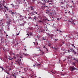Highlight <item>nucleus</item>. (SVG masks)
<instances>
[{
	"label": "nucleus",
	"instance_id": "1",
	"mask_svg": "<svg viewBox=\"0 0 78 78\" xmlns=\"http://www.w3.org/2000/svg\"><path fill=\"white\" fill-rule=\"evenodd\" d=\"M71 51H72V52H73L74 54H76V52L73 49H71L70 50H69V53H70Z\"/></svg>",
	"mask_w": 78,
	"mask_h": 78
},
{
	"label": "nucleus",
	"instance_id": "2",
	"mask_svg": "<svg viewBox=\"0 0 78 78\" xmlns=\"http://www.w3.org/2000/svg\"><path fill=\"white\" fill-rule=\"evenodd\" d=\"M41 66V64H38L37 63H36L35 65H33V67L34 66V67H36V66Z\"/></svg>",
	"mask_w": 78,
	"mask_h": 78
},
{
	"label": "nucleus",
	"instance_id": "3",
	"mask_svg": "<svg viewBox=\"0 0 78 78\" xmlns=\"http://www.w3.org/2000/svg\"><path fill=\"white\" fill-rule=\"evenodd\" d=\"M21 61V59L19 58L17 59V61H16V62H17L19 64V62H20Z\"/></svg>",
	"mask_w": 78,
	"mask_h": 78
},
{
	"label": "nucleus",
	"instance_id": "4",
	"mask_svg": "<svg viewBox=\"0 0 78 78\" xmlns=\"http://www.w3.org/2000/svg\"><path fill=\"white\" fill-rule=\"evenodd\" d=\"M50 36L51 37V39H53V37L54 36V35L53 34H50Z\"/></svg>",
	"mask_w": 78,
	"mask_h": 78
},
{
	"label": "nucleus",
	"instance_id": "5",
	"mask_svg": "<svg viewBox=\"0 0 78 78\" xmlns=\"http://www.w3.org/2000/svg\"><path fill=\"white\" fill-rule=\"evenodd\" d=\"M39 55H37L36 54H34L33 55L34 57H36L37 56H39Z\"/></svg>",
	"mask_w": 78,
	"mask_h": 78
},
{
	"label": "nucleus",
	"instance_id": "6",
	"mask_svg": "<svg viewBox=\"0 0 78 78\" xmlns=\"http://www.w3.org/2000/svg\"><path fill=\"white\" fill-rule=\"evenodd\" d=\"M20 17L21 19L22 20H23V19H24L25 17H24L22 16V15H20Z\"/></svg>",
	"mask_w": 78,
	"mask_h": 78
},
{
	"label": "nucleus",
	"instance_id": "7",
	"mask_svg": "<svg viewBox=\"0 0 78 78\" xmlns=\"http://www.w3.org/2000/svg\"><path fill=\"white\" fill-rule=\"evenodd\" d=\"M73 19H72V18H71V19H70L69 20V22H73Z\"/></svg>",
	"mask_w": 78,
	"mask_h": 78
},
{
	"label": "nucleus",
	"instance_id": "8",
	"mask_svg": "<svg viewBox=\"0 0 78 78\" xmlns=\"http://www.w3.org/2000/svg\"><path fill=\"white\" fill-rule=\"evenodd\" d=\"M23 55L25 56H29L30 55H29L28 54H27L23 53Z\"/></svg>",
	"mask_w": 78,
	"mask_h": 78
},
{
	"label": "nucleus",
	"instance_id": "9",
	"mask_svg": "<svg viewBox=\"0 0 78 78\" xmlns=\"http://www.w3.org/2000/svg\"><path fill=\"white\" fill-rule=\"evenodd\" d=\"M9 12L10 13H11V14L12 15V16H14V14H15L14 12H12L11 10Z\"/></svg>",
	"mask_w": 78,
	"mask_h": 78
},
{
	"label": "nucleus",
	"instance_id": "10",
	"mask_svg": "<svg viewBox=\"0 0 78 78\" xmlns=\"http://www.w3.org/2000/svg\"><path fill=\"white\" fill-rule=\"evenodd\" d=\"M12 20L10 19V18H8L7 22H11Z\"/></svg>",
	"mask_w": 78,
	"mask_h": 78
},
{
	"label": "nucleus",
	"instance_id": "11",
	"mask_svg": "<svg viewBox=\"0 0 78 78\" xmlns=\"http://www.w3.org/2000/svg\"><path fill=\"white\" fill-rule=\"evenodd\" d=\"M30 8L31 10H32V11L34 10V8H33V7H30Z\"/></svg>",
	"mask_w": 78,
	"mask_h": 78
},
{
	"label": "nucleus",
	"instance_id": "12",
	"mask_svg": "<svg viewBox=\"0 0 78 78\" xmlns=\"http://www.w3.org/2000/svg\"><path fill=\"white\" fill-rule=\"evenodd\" d=\"M76 68H74L73 67H71V69H72V71H73V70H74L75 69H76Z\"/></svg>",
	"mask_w": 78,
	"mask_h": 78
},
{
	"label": "nucleus",
	"instance_id": "13",
	"mask_svg": "<svg viewBox=\"0 0 78 78\" xmlns=\"http://www.w3.org/2000/svg\"><path fill=\"white\" fill-rule=\"evenodd\" d=\"M15 7L16 8V9H18V8H19V5H15Z\"/></svg>",
	"mask_w": 78,
	"mask_h": 78
},
{
	"label": "nucleus",
	"instance_id": "14",
	"mask_svg": "<svg viewBox=\"0 0 78 78\" xmlns=\"http://www.w3.org/2000/svg\"><path fill=\"white\" fill-rule=\"evenodd\" d=\"M24 70L25 71V72H27V70H28V68H24Z\"/></svg>",
	"mask_w": 78,
	"mask_h": 78
},
{
	"label": "nucleus",
	"instance_id": "15",
	"mask_svg": "<svg viewBox=\"0 0 78 78\" xmlns=\"http://www.w3.org/2000/svg\"><path fill=\"white\" fill-rule=\"evenodd\" d=\"M65 39L67 40V39H68V37H68L67 36H65Z\"/></svg>",
	"mask_w": 78,
	"mask_h": 78
},
{
	"label": "nucleus",
	"instance_id": "16",
	"mask_svg": "<svg viewBox=\"0 0 78 78\" xmlns=\"http://www.w3.org/2000/svg\"><path fill=\"white\" fill-rule=\"evenodd\" d=\"M47 12H46V13H48V14H49V13H50V12L48 10V9L46 10Z\"/></svg>",
	"mask_w": 78,
	"mask_h": 78
},
{
	"label": "nucleus",
	"instance_id": "17",
	"mask_svg": "<svg viewBox=\"0 0 78 78\" xmlns=\"http://www.w3.org/2000/svg\"><path fill=\"white\" fill-rule=\"evenodd\" d=\"M39 4H40V5H42V2H38L37 3V4L39 5Z\"/></svg>",
	"mask_w": 78,
	"mask_h": 78
},
{
	"label": "nucleus",
	"instance_id": "18",
	"mask_svg": "<svg viewBox=\"0 0 78 78\" xmlns=\"http://www.w3.org/2000/svg\"><path fill=\"white\" fill-rule=\"evenodd\" d=\"M7 25H9V26L11 25V23L10 22H7Z\"/></svg>",
	"mask_w": 78,
	"mask_h": 78
},
{
	"label": "nucleus",
	"instance_id": "19",
	"mask_svg": "<svg viewBox=\"0 0 78 78\" xmlns=\"http://www.w3.org/2000/svg\"><path fill=\"white\" fill-rule=\"evenodd\" d=\"M33 14H34V15H35V13L36 14H37V13L36 12H33Z\"/></svg>",
	"mask_w": 78,
	"mask_h": 78
},
{
	"label": "nucleus",
	"instance_id": "20",
	"mask_svg": "<svg viewBox=\"0 0 78 78\" xmlns=\"http://www.w3.org/2000/svg\"><path fill=\"white\" fill-rule=\"evenodd\" d=\"M4 6L5 8L7 9V10H8V8L7 7H6V6L4 5Z\"/></svg>",
	"mask_w": 78,
	"mask_h": 78
},
{
	"label": "nucleus",
	"instance_id": "21",
	"mask_svg": "<svg viewBox=\"0 0 78 78\" xmlns=\"http://www.w3.org/2000/svg\"><path fill=\"white\" fill-rule=\"evenodd\" d=\"M37 18V17L36 16H35L34 17V19L35 20H36V18Z\"/></svg>",
	"mask_w": 78,
	"mask_h": 78
},
{
	"label": "nucleus",
	"instance_id": "22",
	"mask_svg": "<svg viewBox=\"0 0 78 78\" xmlns=\"http://www.w3.org/2000/svg\"><path fill=\"white\" fill-rule=\"evenodd\" d=\"M48 15H49V16H51V12H50L49 13H48Z\"/></svg>",
	"mask_w": 78,
	"mask_h": 78
},
{
	"label": "nucleus",
	"instance_id": "23",
	"mask_svg": "<svg viewBox=\"0 0 78 78\" xmlns=\"http://www.w3.org/2000/svg\"><path fill=\"white\" fill-rule=\"evenodd\" d=\"M10 30V28H9V26H8V28L7 29V30L8 31H9Z\"/></svg>",
	"mask_w": 78,
	"mask_h": 78
},
{
	"label": "nucleus",
	"instance_id": "24",
	"mask_svg": "<svg viewBox=\"0 0 78 78\" xmlns=\"http://www.w3.org/2000/svg\"><path fill=\"white\" fill-rule=\"evenodd\" d=\"M73 7H74V8H76V5H74V2H73Z\"/></svg>",
	"mask_w": 78,
	"mask_h": 78
},
{
	"label": "nucleus",
	"instance_id": "25",
	"mask_svg": "<svg viewBox=\"0 0 78 78\" xmlns=\"http://www.w3.org/2000/svg\"><path fill=\"white\" fill-rule=\"evenodd\" d=\"M72 65L73 66H75V63L74 62L72 63Z\"/></svg>",
	"mask_w": 78,
	"mask_h": 78
},
{
	"label": "nucleus",
	"instance_id": "26",
	"mask_svg": "<svg viewBox=\"0 0 78 78\" xmlns=\"http://www.w3.org/2000/svg\"><path fill=\"white\" fill-rule=\"evenodd\" d=\"M37 22H40V23L42 22V21L41 20H38Z\"/></svg>",
	"mask_w": 78,
	"mask_h": 78
},
{
	"label": "nucleus",
	"instance_id": "27",
	"mask_svg": "<svg viewBox=\"0 0 78 78\" xmlns=\"http://www.w3.org/2000/svg\"><path fill=\"white\" fill-rule=\"evenodd\" d=\"M52 48H53V49H55V50H56V49H57V48H55V47H52Z\"/></svg>",
	"mask_w": 78,
	"mask_h": 78
},
{
	"label": "nucleus",
	"instance_id": "28",
	"mask_svg": "<svg viewBox=\"0 0 78 78\" xmlns=\"http://www.w3.org/2000/svg\"><path fill=\"white\" fill-rule=\"evenodd\" d=\"M44 2H45V3H47V2H48L49 1H47L45 0H44Z\"/></svg>",
	"mask_w": 78,
	"mask_h": 78
},
{
	"label": "nucleus",
	"instance_id": "29",
	"mask_svg": "<svg viewBox=\"0 0 78 78\" xmlns=\"http://www.w3.org/2000/svg\"><path fill=\"white\" fill-rule=\"evenodd\" d=\"M0 68H1V69H2L3 70H4V69H3V68L1 66H0Z\"/></svg>",
	"mask_w": 78,
	"mask_h": 78
},
{
	"label": "nucleus",
	"instance_id": "30",
	"mask_svg": "<svg viewBox=\"0 0 78 78\" xmlns=\"http://www.w3.org/2000/svg\"><path fill=\"white\" fill-rule=\"evenodd\" d=\"M67 52H69V50H68L67 51L66 50V51L65 52V53H67Z\"/></svg>",
	"mask_w": 78,
	"mask_h": 78
},
{
	"label": "nucleus",
	"instance_id": "31",
	"mask_svg": "<svg viewBox=\"0 0 78 78\" xmlns=\"http://www.w3.org/2000/svg\"><path fill=\"white\" fill-rule=\"evenodd\" d=\"M71 23H72V24H73L74 25H75V23H74V22H72Z\"/></svg>",
	"mask_w": 78,
	"mask_h": 78
},
{
	"label": "nucleus",
	"instance_id": "32",
	"mask_svg": "<svg viewBox=\"0 0 78 78\" xmlns=\"http://www.w3.org/2000/svg\"><path fill=\"white\" fill-rule=\"evenodd\" d=\"M74 60H75V61H77V62H78V60H77V59H76V58H74Z\"/></svg>",
	"mask_w": 78,
	"mask_h": 78
},
{
	"label": "nucleus",
	"instance_id": "33",
	"mask_svg": "<svg viewBox=\"0 0 78 78\" xmlns=\"http://www.w3.org/2000/svg\"><path fill=\"white\" fill-rule=\"evenodd\" d=\"M10 60H11V61H13V58H10Z\"/></svg>",
	"mask_w": 78,
	"mask_h": 78
},
{
	"label": "nucleus",
	"instance_id": "34",
	"mask_svg": "<svg viewBox=\"0 0 78 78\" xmlns=\"http://www.w3.org/2000/svg\"><path fill=\"white\" fill-rule=\"evenodd\" d=\"M35 44L36 45H38V43H37V42H36L35 43Z\"/></svg>",
	"mask_w": 78,
	"mask_h": 78
},
{
	"label": "nucleus",
	"instance_id": "35",
	"mask_svg": "<svg viewBox=\"0 0 78 78\" xmlns=\"http://www.w3.org/2000/svg\"><path fill=\"white\" fill-rule=\"evenodd\" d=\"M14 44H15V45H16V44L17 45V44H19V43H14Z\"/></svg>",
	"mask_w": 78,
	"mask_h": 78
},
{
	"label": "nucleus",
	"instance_id": "36",
	"mask_svg": "<svg viewBox=\"0 0 78 78\" xmlns=\"http://www.w3.org/2000/svg\"><path fill=\"white\" fill-rule=\"evenodd\" d=\"M30 35H31H31H32V34H32L31 32H30Z\"/></svg>",
	"mask_w": 78,
	"mask_h": 78
},
{
	"label": "nucleus",
	"instance_id": "37",
	"mask_svg": "<svg viewBox=\"0 0 78 78\" xmlns=\"http://www.w3.org/2000/svg\"><path fill=\"white\" fill-rule=\"evenodd\" d=\"M6 18H9V16H6Z\"/></svg>",
	"mask_w": 78,
	"mask_h": 78
},
{
	"label": "nucleus",
	"instance_id": "38",
	"mask_svg": "<svg viewBox=\"0 0 78 78\" xmlns=\"http://www.w3.org/2000/svg\"><path fill=\"white\" fill-rule=\"evenodd\" d=\"M55 41H58V39H55Z\"/></svg>",
	"mask_w": 78,
	"mask_h": 78
},
{
	"label": "nucleus",
	"instance_id": "39",
	"mask_svg": "<svg viewBox=\"0 0 78 78\" xmlns=\"http://www.w3.org/2000/svg\"><path fill=\"white\" fill-rule=\"evenodd\" d=\"M13 76H14V77H15V78H16V76H15V75H13Z\"/></svg>",
	"mask_w": 78,
	"mask_h": 78
},
{
	"label": "nucleus",
	"instance_id": "40",
	"mask_svg": "<svg viewBox=\"0 0 78 78\" xmlns=\"http://www.w3.org/2000/svg\"><path fill=\"white\" fill-rule=\"evenodd\" d=\"M5 72H6V73H7V74H8V75H9V73H7V72H6V71Z\"/></svg>",
	"mask_w": 78,
	"mask_h": 78
},
{
	"label": "nucleus",
	"instance_id": "41",
	"mask_svg": "<svg viewBox=\"0 0 78 78\" xmlns=\"http://www.w3.org/2000/svg\"><path fill=\"white\" fill-rule=\"evenodd\" d=\"M60 19H61V18H60V19L58 18L57 20H60Z\"/></svg>",
	"mask_w": 78,
	"mask_h": 78
},
{
	"label": "nucleus",
	"instance_id": "42",
	"mask_svg": "<svg viewBox=\"0 0 78 78\" xmlns=\"http://www.w3.org/2000/svg\"><path fill=\"white\" fill-rule=\"evenodd\" d=\"M0 59H1V60H2V61H3V60H2V58L0 57Z\"/></svg>",
	"mask_w": 78,
	"mask_h": 78
},
{
	"label": "nucleus",
	"instance_id": "43",
	"mask_svg": "<svg viewBox=\"0 0 78 78\" xmlns=\"http://www.w3.org/2000/svg\"><path fill=\"white\" fill-rule=\"evenodd\" d=\"M3 19H2V20H0L1 21V22H3Z\"/></svg>",
	"mask_w": 78,
	"mask_h": 78
},
{
	"label": "nucleus",
	"instance_id": "44",
	"mask_svg": "<svg viewBox=\"0 0 78 78\" xmlns=\"http://www.w3.org/2000/svg\"><path fill=\"white\" fill-rule=\"evenodd\" d=\"M41 9H43V10H44V9H43V7H41Z\"/></svg>",
	"mask_w": 78,
	"mask_h": 78
},
{
	"label": "nucleus",
	"instance_id": "45",
	"mask_svg": "<svg viewBox=\"0 0 78 78\" xmlns=\"http://www.w3.org/2000/svg\"><path fill=\"white\" fill-rule=\"evenodd\" d=\"M64 44V41H63L62 42V44Z\"/></svg>",
	"mask_w": 78,
	"mask_h": 78
},
{
	"label": "nucleus",
	"instance_id": "46",
	"mask_svg": "<svg viewBox=\"0 0 78 78\" xmlns=\"http://www.w3.org/2000/svg\"><path fill=\"white\" fill-rule=\"evenodd\" d=\"M48 2H52V1H48Z\"/></svg>",
	"mask_w": 78,
	"mask_h": 78
},
{
	"label": "nucleus",
	"instance_id": "47",
	"mask_svg": "<svg viewBox=\"0 0 78 78\" xmlns=\"http://www.w3.org/2000/svg\"><path fill=\"white\" fill-rule=\"evenodd\" d=\"M14 59H16V57H14Z\"/></svg>",
	"mask_w": 78,
	"mask_h": 78
},
{
	"label": "nucleus",
	"instance_id": "48",
	"mask_svg": "<svg viewBox=\"0 0 78 78\" xmlns=\"http://www.w3.org/2000/svg\"><path fill=\"white\" fill-rule=\"evenodd\" d=\"M42 39H43V40H45V38H42Z\"/></svg>",
	"mask_w": 78,
	"mask_h": 78
},
{
	"label": "nucleus",
	"instance_id": "49",
	"mask_svg": "<svg viewBox=\"0 0 78 78\" xmlns=\"http://www.w3.org/2000/svg\"><path fill=\"white\" fill-rule=\"evenodd\" d=\"M62 8L63 9H64V8H65V7H64V6H62Z\"/></svg>",
	"mask_w": 78,
	"mask_h": 78
},
{
	"label": "nucleus",
	"instance_id": "50",
	"mask_svg": "<svg viewBox=\"0 0 78 78\" xmlns=\"http://www.w3.org/2000/svg\"><path fill=\"white\" fill-rule=\"evenodd\" d=\"M20 58H23V57L20 56Z\"/></svg>",
	"mask_w": 78,
	"mask_h": 78
},
{
	"label": "nucleus",
	"instance_id": "51",
	"mask_svg": "<svg viewBox=\"0 0 78 78\" xmlns=\"http://www.w3.org/2000/svg\"><path fill=\"white\" fill-rule=\"evenodd\" d=\"M61 4H63V2H60Z\"/></svg>",
	"mask_w": 78,
	"mask_h": 78
},
{
	"label": "nucleus",
	"instance_id": "52",
	"mask_svg": "<svg viewBox=\"0 0 78 78\" xmlns=\"http://www.w3.org/2000/svg\"><path fill=\"white\" fill-rule=\"evenodd\" d=\"M19 33L18 34H17V36L19 35Z\"/></svg>",
	"mask_w": 78,
	"mask_h": 78
},
{
	"label": "nucleus",
	"instance_id": "53",
	"mask_svg": "<svg viewBox=\"0 0 78 78\" xmlns=\"http://www.w3.org/2000/svg\"><path fill=\"white\" fill-rule=\"evenodd\" d=\"M72 46H73V47H74V44H72Z\"/></svg>",
	"mask_w": 78,
	"mask_h": 78
},
{
	"label": "nucleus",
	"instance_id": "54",
	"mask_svg": "<svg viewBox=\"0 0 78 78\" xmlns=\"http://www.w3.org/2000/svg\"><path fill=\"white\" fill-rule=\"evenodd\" d=\"M8 59H9V60H10V59H11V58H10V57L9 58H8Z\"/></svg>",
	"mask_w": 78,
	"mask_h": 78
},
{
	"label": "nucleus",
	"instance_id": "55",
	"mask_svg": "<svg viewBox=\"0 0 78 78\" xmlns=\"http://www.w3.org/2000/svg\"><path fill=\"white\" fill-rule=\"evenodd\" d=\"M4 56L5 57H7L6 55H5Z\"/></svg>",
	"mask_w": 78,
	"mask_h": 78
},
{
	"label": "nucleus",
	"instance_id": "56",
	"mask_svg": "<svg viewBox=\"0 0 78 78\" xmlns=\"http://www.w3.org/2000/svg\"><path fill=\"white\" fill-rule=\"evenodd\" d=\"M59 31L60 32H62H62L60 30H59Z\"/></svg>",
	"mask_w": 78,
	"mask_h": 78
},
{
	"label": "nucleus",
	"instance_id": "57",
	"mask_svg": "<svg viewBox=\"0 0 78 78\" xmlns=\"http://www.w3.org/2000/svg\"><path fill=\"white\" fill-rule=\"evenodd\" d=\"M27 35H28V36H29V34H27Z\"/></svg>",
	"mask_w": 78,
	"mask_h": 78
},
{
	"label": "nucleus",
	"instance_id": "58",
	"mask_svg": "<svg viewBox=\"0 0 78 78\" xmlns=\"http://www.w3.org/2000/svg\"><path fill=\"white\" fill-rule=\"evenodd\" d=\"M4 24V23H2V25H3Z\"/></svg>",
	"mask_w": 78,
	"mask_h": 78
},
{
	"label": "nucleus",
	"instance_id": "59",
	"mask_svg": "<svg viewBox=\"0 0 78 78\" xmlns=\"http://www.w3.org/2000/svg\"><path fill=\"white\" fill-rule=\"evenodd\" d=\"M6 36H7V37H8V34H6Z\"/></svg>",
	"mask_w": 78,
	"mask_h": 78
},
{
	"label": "nucleus",
	"instance_id": "60",
	"mask_svg": "<svg viewBox=\"0 0 78 78\" xmlns=\"http://www.w3.org/2000/svg\"><path fill=\"white\" fill-rule=\"evenodd\" d=\"M69 38L70 39H72V37H69Z\"/></svg>",
	"mask_w": 78,
	"mask_h": 78
},
{
	"label": "nucleus",
	"instance_id": "61",
	"mask_svg": "<svg viewBox=\"0 0 78 78\" xmlns=\"http://www.w3.org/2000/svg\"><path fill=\"white\" fill-rule=\"evenodd\" d=\"M45 48V46H44V48Z\"/></svg>",
	"mask_w": 78,
	"mask_h": 78
},
{
	"label": "nucleus",
	"instance_id": "62",
	"mask_svg": "<svg viewBox=\"0 0 78 78\" xmlns=\"http://www.w3.org/2000/svg\"><path fill=\"white\" fill-rule=\"evenodd\" d=\"M39 50H40V51H41V49H39Z\"/></svg>",
	"mask_w": 78,
	"mask_h": 78
},
{
	"label": "nucleus",
	"instance_id": "63",
	"mask_svg": "<svg viewBox=\"0 0 78 78\" xmlns=\"http://www.w3.org/2000/svg\"><path fill=\"white\" fill-rule=\"evenodd\" d=\"M69 13H70V11L69 12Z\"/></svg>",
	"mask_w": 78,
	"mask_h": 78
},
{
	"label": "nucleus",
	"instance_id": "64",
	"mask_svg": "<svg viewBox=\"0 0 78 78\" xmlns=\"http://www.w3.org/2000/svg\"><path fill=\"white\" fill-rule=\"evenodd\" d=\"M46 49L47 50V51H48V49H47V48H46Z\"/></svg>",
	"mask_w": 78,
	"mask_h": 78
}]
</instances>
